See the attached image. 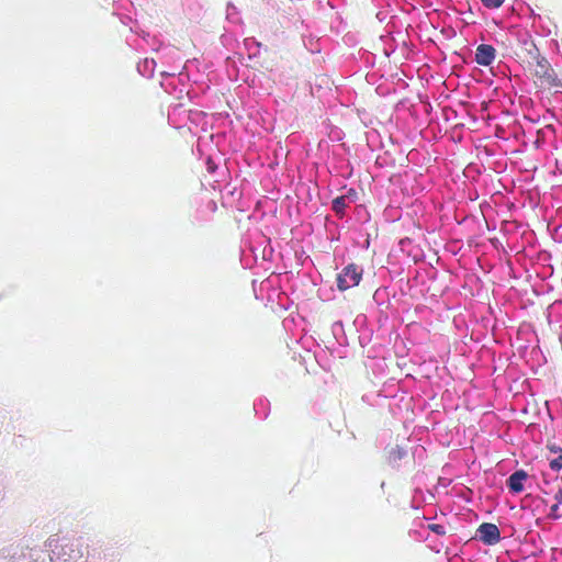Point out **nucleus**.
I'll return each instance as SVG.
<instances>
[{"mask_svg": "<svg viewBox=\"0 0 562 562\" xmlns=\"http://www.w3.org/2000/svg\"><path fill=\"white\" fill-rule=\"evenodd\" d=\"M535 82L541 89H552L562 87L560 80L548 60L543 57L536 58V64L531 69Z\"/></svg>", "mask_w": 562, "mask_h": 562, "instance_id": "obj_1", "label": "nucleus"}, {"mask_svg": "<svg viewBox=\"0 0 562 562\" xmlns=\"http://www.w3.org/2000/svg\"><path fill=\"white\" fill-rule=\"evenodd\" d=\"M363 270L356 263H349L337 274V288L346 291L355 288L362 279Z\"/></svg>", "mask_w": 562, "mask_h": 562, "instance_id": "obj_2", "label": "nucleus"}, {"mask_svg": "<svg viewBox=\"0 0 562 562\" xmlns=\"http://www.w3.org/2000/svg\"><path fill=\"white\" fill-rule=\"evenodd\" d=\"M476 537L484 544L494 546L501 540V532L495 524L483 522L476 530Z\"/></svg>", "mask_w": 562, "mask_h": 562, "instance_id": "obj_3", "label": "nucleus"}, {"mask_svg": "<svg viewBox=\"0 0 562 562\" xmlns=\"http://www.w3.org/2000/svg\"><path fill=\"white\" fill-rule=\"evenodd\" d=\"M496 56V50L492 45L481 44L476 47L475 61L481 66H490Z\"/></svg>", "mask_w": 562, "mask_h": 562, "instance_id": "obj_4", "label": "nucleus"}, {"mask_svg": "<svg viewBox=\"0 0 562 562\" xmlns=\"http://www.w3.org/2000/svg\"><path fill=\"white\" fill-rule=\"evenodd\" d=\"M528 479L525 470L515 471L507 479V486L513 493H521L524 491V482Z\"/></svg>", "mask_w": 562, "mask_h": 562, "instance_id": "obj_5", "label": "nucleus"}, {"mask_svg": "<svg viewBox=\"0 0 562 562\" xmlns=\"http://www.w3.org/2000/svg\"><path fill=\"white\" fill-rule=\"evenodd\" d=\"M350 203L348 202V196H337L331 202V210L338 215L342 217L345 215V210Z\"/></svg>", "mask_w": 562, "mask_h": 562, "instance_id": "obj_6", "label": "nucleus"}, {"mask_svg": "<svg viewBox=\"0 0 562 562\" xmlns=\"http://www.w3.org/2000/svg\"><path fill=\"white\" fill-rule=\"evenodd\" d=\"M522 44L525 46V50L528 54V56L532 59H536L539 57L538 48L535 45V43L530 38H525L522 41Z\"/></svg>", "mask_w": 562, "mask_h": 562, "instance_id": "obj_7", "label": "nucleus"}, {"mask_svg": "<svg viewBox=\"0 0 562 562\" xmlns=\"http://www.w3.org/2000/svg\"><path fill=\"white\" fill-rule=\"evenodd\" d=\"M548 517L551 519H560L562 518V507L561 504H553L550 507V513L548 514Z\"/></svg>", "mask_w": 562, "mask_h": 562, "instance_id": "obj_8", "label": "nucleus"}, {"mask_svg": "<svg viewBox=\"0 0 562 562\" xmlns=\"http://www.w3.org/2000/svg\"><path fill=\"white\" fill-rule=\"evenodd\" d=\"M550 469L553 471H560L562 469V453H560L557 458L550 460Z\"/></svg>", "mask_w": 562, "mask_h": 562, "instance_id": "obj_9", "label": "nucleus"}, {"mask_svg": "<svg viewBox=\"0 0 562 562\" xmlns=\"http://www.w3.org/2000/svg\"><path fill=\"white\" fill-rule=\"evenodd\" d=\"M481 1L488 9H497L504 3L505 0H481Z\"/></svg>", "mask_w": 562, "mask_h": 562, "instance_id": "obj_10", "label": "nucleus"}, {"mask_svg": "<svg viewBox=\"0 0 562 562\" xmlns=\"http://www.w3.org/2000/svg\"><path fill=\"white\" fill-rule=\"evenodd\" d=\"M357 191L355 189H349L346 194L342 196H348V202L352 203L357 200Z\"/></svg>", "mask_w": 562, "mask_h": 562, "instance_id": "obj_11", "label": "nucleus"}, {"mask_svg": "<svg viewBox=\"0 0 562 562\" xmlns=\"http://www.w3.org/2000/svg\"><path fill=\"white\" fill-rule=\"evenodd\" d=\"M429 528L438 535L445 533V529L441 525H430Z\"/></svg>", "mask_w": 562, "mask_h": 562, "instance_id": "obj_12", "label": "nucleus"}, {"mask_svg": "<svg viewBox=\"0 0 562 562\" xmlns=\"http://www.w3.org/2000/svg\"><path fill=\"white\" fill-rule=\"evenodd\" d=\"M555 504L562 505V490L560 488L553 496Z\"/></svg>", "mask_w": 562, "mask_h": 562, "instance_id": "obj_13", "label": "nucleus"}]
</instances>
